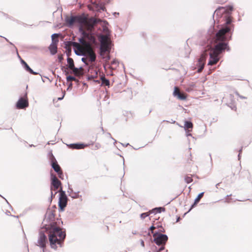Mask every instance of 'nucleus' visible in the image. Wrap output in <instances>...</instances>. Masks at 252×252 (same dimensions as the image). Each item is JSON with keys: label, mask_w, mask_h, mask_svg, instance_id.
I'll return each instance as SVG.
<instances>
[{"label": "nucleus", "mask_w": 252, "mask_h": 252, "mask_svg": "<svg viewBox=\"0 0 252 252\" xmlns=\"http://www.w3.org/2000/svg\"><path fill=\"white\" fill-rule=\"evenodd\" d=\"M95 147L96 149H99L100 147V145L99 144H97L95 145Z\"/></svg>", "instance_id": "nucleus-31"}, {"label": "nucleus", "mask_w": 252, "mask_h": 252, "mask_svg": "<svg viewBox=\"0 0 252 252\" xmlns=\"http://www.w3.org/2000/svg\"><path fill=\"white\" fill-rule=\"evenodd\" d=\"M191 158V155L190 154H189L188 155V158L187 159V162L188 163H190V161L192 160Z\"/></svg>", "instance_id": "nucleus-27"}, {"label": "nucleus", "mask_w": 252, "mask_h": 252, "mask_svg": "<svg viewBox=\"0 0 252 252\" xmlns=\"http://www.w3.org/2000/svg\"><path fill=\"white\" fill-rule=\"evenodd\" d=\"M67 62L68 63V68L71 70L73 67H74V61L71 58H68L67 59Z\"/></svg>", "instance_id": "nucleus-18"}, {"label": "nucleus", "mask_w": 252, "mask_h": 252, "mask_svg": "<svg viewBox=\"0 0 252 252\" xmlns=\"http://www.w3.org/2000/svg\"><path fill=\"white\" fill-rule=\"evenodd\" d=\"M88 59L87 58H83L82 59V61L87 65H88L89 63L87 62Z\"/></svg>", "instance_id": "nucleus-28"}, {"label": "nucleus", "mask_w": 252, "mask_h": 252, "mask_svg": "<svg viewBox=\"0 0 252 252\" xmlns=\"http://www.w3.org/2000/svg\"><path fill=\"white\" fill-rule=\"evenodd\" d=\"M52 166L54 170L58 173L59 177L62 179L63 176L62 170L56 160L52 162Z\"/></svg>", "instance_id": "nucleus-13"}, {"label": "nucleus", "mask_w": 252, "mask_h": 252, "mask_svg": "<svg viewBox=\"0 0 252 252\" xmlns=\"http://www.w3.org/2000/svg\"><path fill=\"white\" fill-rule=\"evenodd\" d=\"M156 226L157 227V228H158H158H159V227H160V226H159V225H157V226Z\"/></svg>", "instance_id": "nucleus-34"}, {"label": "nucleus", "mask_w": 252, "mask_h": 252, "mask_svg": "<svg viewBox=\"0 0 252 252\" xmlns=\"http://www.w3.org/2000/svg\"><path fill=\"white\" fill-rule=\"evenodd\" d=\"M204 195V192H201L200 194H198L196 198L195 199L194 204L192 205V207H193L194 205H195L196 204H197L200 199L202 198Z\"/></svg>", "instance_id": "nucleus-21"}, {"label": "nucleus", "mask_w": 252, "mask_h": 252, "mask_svg": "<svg viewBox=\"0 0 252 252\" xmlns=\"http://www.w3.org/2000/svg\"><path fill=\"white\" fill-rule=\"evenodd\" d=\"M207 50H205L201 55L198 59L197 66L199 67L198 69V72H200L203 70L204 64L205 63L206 59L207 57L208 54L207 53Z\"/></svg>", "instance_id": "nucleus-8"}, {"label": "nucleus", "mask_w": 252, "mask_h": 252, "mask_svg": "<svg viewBox=\"0 0 252 252\" xmlns=\"http://www.w3.org/2000/svg\"><path fill=\"white\" fill-rule=\"evenodd\" d=\"M150 214V212L144 213L141 214L140 217L142 219H144L145 218L149 216Z\"/></svg>", "instance_id": "nucleus-25"}, {"label": "nucleus", "mask_w": 252, "mask_h": 252, "mask_svg": "<svg viewBox=\"0 0 252 252\" xmlns=\"http://www.w3.org/2000/svg\"><path fill=\"white\" fill-rule=\"evenodd\" d=\"M57 191L55 192V194H54V196H55V194L57 193Z\"/></svg>", "instance_id": "nucleus-36"}, {"label": "nucleus", "mask_w": 252, "mask_h": 252, "mask_svg": "<svg viewBox=\"0 0 252 252\" xmlns=\"http://www.w3.org/2000/svg\"><path fill=\"white\" fill-rule=\"evenodd\" d=\"M87 39L81 38L79 39L80 43L72 42L71 45L74 48L76 54L87 56L89 61L93 63L96 60V55L90 43L86 41Z\"/></svg>", "instance_id": "nucleus-3"}, {"label": "nucleus", "mask_w": 252, "mask_h": 252, "mask_svg": "<svg viewBox=\"0 0 252 252\" xmlns=\"http://www.w3.org/2000/svg\"><path fill=\"white\" fill-rule=\"evenodd\" d=\"M66 79H67V81L68 82H71V81H76V79L74 77H73V76H67L66 77Z\"/></svg>", "instance_id": "nucleus-26"}, {"label": "nucleus", "mask_w": 252, "mask_h": 252, "mask_svg": "<svg viewBox=\"0 0 252 252\" xmlns=\"http://www.w3.org/2000/svg\"><path fill=\"white\" fill-rule=\"evenodd\" d=\"M185 181L187 184H189L193 181L192 175H186L185 176Z\"/></svg>", "instance_id": "nucleus-22"}, {"label": "nucleus", "mask_w": 252, "mask_h": 252, "mask_svg": "<svg viewBox=\"0 0 252 252\" xmlns=\"http://www.w3.org/2000/svg\"><path fill=\"white\" fill-rule=\"evenodd\" d=\"M77 22L81 25L79 31L83 35L82 38H87L91 41L94 40V38L93 35L85 30L89 32H92L94 25L97 23L96 20L94 18L88 19L87 16L83 15L77 16Z\"/></svg>", "instance_id": "nucleus-4"}, {"label": "nucleus", "mask_w": 252, "mask_h": 252, "mask_svg": "<svg viewBox=\"0 0 252 252\" xmlns=\"http://www.w3.org/2000/svg\"><path fill=\"white\" fill-rule=\"evenodd\" d=\"M173 94L179 100H186L187 97V94L186 93L181 92L178 87H174Z\"/></svg>", "instance_id": "nucleus-11"}, {"label": "nucleus", "mask_w": 252, "mask_h": 252, "mask_svg": "<svg viewBox=\"0 0 252 252\" xmlns=\"http://www.w3.org/2000/svg\"><path fill=\"white\" fill-rule=\"evenodd\" d=\"M164 232V230L163 228L161 226H160V227L158 228V231L157 232L158 233V232Z\"/></svg>", "instance_id": "nucleus-29"}, {"label": "nucleus", "mask_w": 252, "mask_h": 252, "mask_svg": "<svg viewBox=\"0 0 252 252\" xmlns=\"http://www.w3.org/2000/svg\"><path fill=\"white\" fill-rule=\"evenodd\" d=\"M106 228H107V231H108V230H109V227H108V226H106Z\"/></svg>", "instance_id": "nucleus-35"}, {"label": "nucleus", "mask_w": 252, "mask_h": 252, "mask_svg": "<svg viewBox=\"0 0 252 252\" xmlns=\"http://www.w3.org/2000/svg\"><path fill=\"white\" fill-rule=\"evenodd\" d=\"M22 63L24 65V67L25 69L30 72L32 74L36 75L37 74V73L34 72L28 65V64L23 60H22Z\"/></svg>", "instance_id": "nucleus-17"}, {"label": "nucleus", "mask_w": 252, "mask_h": 252, "mask_svg": "<svg viewBox=\"0 0 252 252\" xmlns=\"http://www.w3.org/2000/svg\"><path fill=\"white\" fill-rule=\"evenodd\" d=\"M161 247L159 249L158 252H160L164 249V245H161Z\"/></svg>", "instance_id": "nucleus-30"}, {"label": "nucleus", "mask_w": 252, "mask_h": 252, "mask_svg": "<svg viewBox=\"0 0 252 252\" xmlns=\"http://www.w3.org/2000/svg\"><path fill=\"white\" fill-rule=\"evenodd\" d=\"M68 24L72 25L75 22H77V16H72L67 21Z\"/></svg>", "instance_id": "nucleus-20"}, {"label": "nucleus", "mask_w": 252, "mask_h": 252, "mask_svg": "<svg viewBox=\"0 0 252 252\" xmlns=\"http://www.w3.org/2000/svg\"><path fill=\"white\" fill-rule=\"evenodd\" d=\"M232 17L227 16L225 17L224 25L216 33L213 38L214 47L209 49L210 60L208 65L216 64L219 61V56L225 49L229 50L228 41L234 31V25L232 24Z\"/></svg>", "instance_id": "nucleus-1"}, {"label": "nucleus", "mask_w": 252, "mask_h": 252, "mask_svg": "<svg viewBox=\"0 0 252 252\" xmlns=\"http://www.w3.org/2000/svg\"><path fill=\"white\" fill-rule=\"evenodd\" d=\"M87 146V145H84L83 144H72L69 145L70 148L75 149H81Z\"/></svg>", "instance_id": "nucleus-16"}, {"label": "nucleus", "mask_w": 252, "mask_h": 252, "mask_svg": "<svg viewBox=\"0 0 252 252\" xmlns=\"http://www.w3.org/2000/svg\"><path fill=\"white\" fill-rule=\"evenodd\" d=\"M63 96L62 97H59V98H58V100H61V99H62L63 98Z\"/></svg>", "instance_id": "nucleus-33"}, {"label": "nucleus", "mask_w": 252, "mask_h": 252, "mask_svg": "<svg viewBox=\"0 0 252 252\" xmlns=\"http://www.w3.org/2000/svg\"><path fill=\"white\" fill-rule=\"evenodd\" d=\"M100 50L101 56H103L106 52H109L108 37L106 35H103L101 37Z\"/></svg>", "instance_id": "nucleus-6"}, {"label": "nucleus", "mask_w": 252, "mask_h": 252, "mask_svg": "<svg viewBox=\"0 0 252 252\" xmlns=\"http://www.w3.org/2000/svg\"><path fill=\"white\" fill-rule=\"evenodd\" d=\"M52 36L53 38L54 37H58V34H56V33L55 34H53Z\"/></svg>", "instance_id": "nucleus-32"}, {"label": "nucleus", "mask_w": 252, "mask_h": 252, "mask_svg": "<svg viewBox=\"0 0 252 252\" xmlns=\"http://www.w3.org/2000/svg\"><path fill=\"white\" fill-rule=\"evenodd\" d=\"M100 79H101V84H102V85H105V86H107L108 87H109V86H110V82L104 76H102L100 78Z\"/></svg>", "instance_id": "nucleus-19"}, {"label": "nucleus", "mask_w": 252, "mask_h": 252, "mask_svg": "<svg viewBox=\"0 0 252 252\" xmlns=\"http://www.w3.org/2000/svg\"><path fill=\"white\" fill-rule=\"evenodd\" d=\"M71 70L73 71V73L77 76H81L83 74L84 69L82 67H73Z\"/></svg>", "instance_id": "nucleus-15"}, {"label": "nucleus", "mask_w": 252, "mask_h": 252, "mask_svg": "<svg viewBox=\"0 0 252 252\" xmlns=\"http://www.w3.org/2000/svg\"><path fill=\"white\" fill-rule=\"evenodd\" d=\"M29 106V102L27 96L20 98L16 103V107L18 109H24Z\"/></svg>", "instance_id": "nucleus-10"}, {"label": "nucleus", "mask_w": 252, "mask_h": 252, "mask_svg": "<svg viewBox=\"0 0 252 252\" xmlns=\"http://www.w3.org/2000/svg\"><path fill=\"white\" fill-rule=\"evenodd\" d=\"M47 242V239L46 235L42 232H40L39 237L38 240V245L42 248L46 247V244Z\"/></svg>", "instance_id": "nucleus-12"}, {"label": "nucleus", "mask_w": 252, "mask_h": 252, "mask_svg": "<svg viewBox=\"0 0 252 252\" xmlns=\"http://www.w3.org/2000/svg\"><path fill=\"white\" fill-rule=\"evenodd\" d=\"M185 127L186 129L192 128L193 127V124L190 122L186 121L185 124Z\"/></svg>", "instance_id": "nucleus-23"}, {"label": "nucleus", "mask_w": 252, "mask_h": 252, "mask_svg": "<svg viewBox=\"0 0 252 252\" xmlns=\"http://www.w3.org/2000/svg\"><path fill=\"white\" fill-rule=\"evenodd\" d=\"M59 207L61 211H63L67 205L68 198L62 188L59 190Z\"/></svg>", "instance_id": "nucleus-5"}, {"label": "nucleus", "mask_w": 252, "mask_h": 252, "mask_svg": "<svg viewBox=\"0 0 252 252\" xmlns=\"http://www.w3.org/2000/svg\"><path fill=\"white\" fill-rule=\"evenodd\" d=\"M58 40H53V43L49 46V50L52 54L54 55L57 52V43L58 42Z\"/></svg>", "instance_id": "nucleus-14"}, {"label": "nucleus", "mask_w": 252, "mask_h": 252, "mask_svg": "<svg viewBox=\"0 0 252 252\" xmlns=\"http://www.w3.org/2000/svg\"><path fill=\"white\" fill-rule=\"evenodd\" d=\"M142 245H144V242L143 241H142Z\"/></svg>", "instance_id": "nucleus-37"}, {"label": "nucleus", "mask_w": 252, "mask_h": 252, "mask_svg": "<svg viewBox=\"0 0 252 252\" xmlns=\"http://www.w3.org/2000/svg\"><path fill=\"white\" fill-rule=\"evenodd\" d=\"M61 186V181L57 178L56 175L51 174V192L52 196L53 195V191H56Z\"/></svg>", "instance_id": "nucleus-7"}, {"label": "nucleus", "mask_w": 252, "mask_h": 252, "mask_svg": "<svg viewBox=\"0 0 252 252\" xmlns=\"http://www.w3.org/2000/svg\"><path fill=\"white\" fill-rule=\"evenodd\" d=\"M47 234L51 247L56 249L57 245L61 246L63 242L66 234L65 231L57 225L56 222L52 223L47 228Z\"/></svg>", "instance_id": "nucleus-2"}, {"label": "nucleus", "mask_w": 252, "mask_h": 252, "mask_svg": "<svg viewBox=\"0 0 252 252\" xmlns=\"http://www.w3.org/2000/svg\"><path fill=\"white\" fill-rule=\"evenodd\" d=\"M154 241L158 245H165L167 240L168 237L164 234H160L158 235L156 237H154Z\"/></svg>", "instance_id": "nucleus-9"}, {"label": "nucleus", "mask_w": 252, "mask_h": 252, "mask_svg": "<svg viewBox=\"0 0 252 252\" xmlns=\"http://www.w3.org/2000/svg\"><path fill=\"white\" fill-rule=\"evenodd\" d=\"M157 229V227L156 226H155L154 225H152L151 227H150V230L152 232V233L153 234V236L154 237H155L156 236V234H158V232H154V230L155 229Z\"/></svg>", "instance_id": "nucleus-24"}]
</instances>
